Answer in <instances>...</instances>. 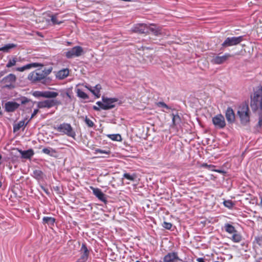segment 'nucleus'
I'll use <instances>...</instances> for the list:
<instances>
[{
  "label": "nucleus",
  "mask_w": 262,
  "mask_h": 262,
  "mask_svg": "<svg viewBox=\"0 0 262 262\" xmlns=\"http://www.w3.org/2000/svg\"><path fill=\"white\" fill-rule=\"evenodd\" d=\"M108 137L114 141H119L121 140V137L119 134L110 135Z\"/></svg>",
  "instance_id": "34"
},
{
  "label": "nucleus",
  "mask_w": 262,
  "mask_h": 262,
  "mask_svg": "<svg viewBox=\"0 0 262 262\" xmlns=\"http://www.w3.org/2000/svg\"><path fill=\"white\" fill-rule=\"evenodd\" d=\"M16 45L14 43H9L0 48V51L4 52H8L12 48L16 47Z\"/></svg>",
  "instance_id": "26"
},
{
  "label": "nucleus",
  "mask_w": 262,
  "mask_h": 262,
  "mask_svg": "<svg viewBox=\"0 0 262 262\" xmlns=\"http://www.w3.org/2000/svg\"><path fill=\"white\" fill-rule=\"evenodd\" d=\"M58 95V93L53 91H45V98H54Z\"/></svg>",
  "instance_id": "22"
},
{
  "label": "nucleus",
  "mask_w": 262,
  "mask_h": 262,
  "mask_svg": "<svg viewBox=\"0 0 262 262\" xmlns=\"http://www.w3.org/2000/svg\"><path fill=\"white\" fill-rule=\"evenodd\" d=\"M2 182H0V187L2 186Z\"/></svg>",
  "instance_id": "60"
},
{
  "label": "nucleus",
  "mask_w": 262,
  "mask_h": 262,
  "mask_svg": "<svg viewBox=\"0 0 262 262\" xmlns=\"http://www.w3.org/2000/svg\"><path fill=\"white\" fill-rule=\"evenodd\" d=\"M257 125L259 127H262V115L259 116Z\"/></svg>",
  "instance_id": "46"
},
{
  "label": "nucleus",
  "mask_w": 262,
  "mask_h": 262,
  "mask_svg": "<svg viewBox=\"0 0 262 262\" xmlns=\"http://www.w3.org/2000/svg\"><path fill=\"white\" fill-rule=\"evenodd\" d=\"M33 95L35 97L45 98V91H35L33 93Z\"/></svg>",
  "instance_id": "36"
},
{
  "label": "nucleus",
  "mask_w": 262,
  "mask_h": 262,
  "mask_svg": "<svg viewBox=\"0 0 262 262\" xmlns=\"http://www.w3.org/2000/svg\"><path fill=\"white\" fill-rule=\"evenodd\" d=\"M16 80V76L13 74H10L3 78L0 81V83L3 88L11 89L14 88Z\"/></svg>",
  "instance_id": "4"
},
{
  "label": "nucleus",
  "mask_w": 262,
  "mask_h": 262,
  "mask_svg": "<svg viewBox=\"0 0 262 262\" xmlns=\"http://www.w3.org/2000/svg\"><path fill=\"white\" fill-rule=\"evenodd\" d=\"M43 172L39 170L36 169L33 171V176L37 180H40L42 178Z\"/></svg>",
  "instance_id": "29"
},
{
  "label": "nucleus",
  "mask_w": 262,
  "mask_h": 262,
  "mask_svg": "<svg viewBox=\"0 0 262 262\" xmlns=\"http://www.w3.org/2000/svg\"><path fill=\"white\" fill-rule=\"evenodd\" d=\"M19 105L20 103H18L15 102L9 101L5 103V108L6 112H12L16 110Z\"/></svg>",
  "instance_id": "14"
},
{
  "label": "nucleus",
  "mask_w": 262,
  "mask_h": 262,
  "mask_svg": "<svg viewBox=\"0 0 262 262\" xmlns=\"http://www.w3.org/2000/svg\"><path fill=\"white\" fill-rule=\"evenodd\" d=\"M214 262H220V261H214Z\"/></svg>",
  "instance_id": "62"
},
{
  "label": "nucleus",
  "mask_w": 262,
  "mask_h": 262,
  "mask_svg": "<svg viewBox=\"0 0 262 262\" xmlns=\"http://www.w3.org/2000/svg\"><path fill=\"white\" fill-rule=\"evenodd\" d=\"M52 68L50 67L48 69H45L41 71V72L42 73V74L44 75L45 77L47 78V76L50 74V73L52 72Z\"/></svg>",
  "instance_id": "37"
},
{
  "label": "nucleus",
  "mask_w": 262,
  "mask_h": 262,
  "mask_svg": "<svg viewBox=\"0 0 262 262\" xmlns=\"http://www.w3.org/2000/svg\"><path fill=\"white\" fill-rule=\"evenodd\" d=\"M55 219L52 217L45 216L42 219V223L44 224H48L49 225H53L55 222Z\"/></svg>",
  "instance_id": "25"
},
{
  "label": "nucleus",
  "mask_w": 262,
  "mask_h": 262,
  "mask_svg": "<svg viewBox=\"0 0 262 262\" xmlns=\"http://www.w3.org/2000/svg\"><path fill=\"white\" fill-rule=\"evenodd\" d=\"M243 40L242 36L238 37H227L222 44L223 48H227L239 44Z\"/></svg>",
  "instance_id": "7"
},
{
  "label": "nucleus",
  "mask_w": 262,
  "mask_h": 262,
  "mask_svg": "<svg viewBox=\"0 0 262 262\" xmlns=\"http://www.w3.org/2000/svg\"><path fill=\"white\" fill-rule=\"evenodd\" d=\"M5 73V72H4V71L0 72V78L1 77H2L4 75Z\"/></svg>",
  "instance_id": "52"
},
{
  "label": "nucleus",
  "mask_w": 262,
  "mask_h": 262,
  "mask_svg": "<svg viewBox=\"0 0 262 262\" xmlns=\"http://www.w3.org/2000/svg\"><path fill=\"white\" fill-rule=\"evenodd\" d=\"M69 74V71L68 69H64L60 70L57 74L56 77L59 79H62L67 77Z\"/></svg>",
  "instance_id": "19"
},
{
  "label": "nucleus",
  "mask_w": 262,
  "mask_h": 262,
  "mask_svg": "<svg viewBox=\"0 0 262 262\" xmlns=\"http://www.w3.org/2000/svg\"><path fill=\"white\" fill-rule=\"evenodd\" d=\"M93 109L95 111H99L100 110V108L99 107H97L96 106H93Z\"/></svg>",
  "instance_id": "49"
},
{
  "label": "nucleus",
  "mask_w": 262,
  "mask_h": 262,
  "mask_svg": "<svg viewBox=\"0 0 262 262\" xmlns=\"http://www.w3.org/2000/svg\"><path fill=\"white\" fill-rule=\"evenodd\" d=\"M163 227L167 229H170L172 227V224L170 223L164 222L163 224Z\"/></svg>",
  "instance_id": "44"
},
{
  "label": "nucleus",
  "mask_w": 262,
  "mask_h": 262,
  "mask_svg": "<svg viewBox=\"0 0 262 262\" xmlns=\"http://www.w3.org/2000/svg\"><path fill=\"white\" fill-rule=\"evenodd\" d=\"M200 225L202 224L201 226L203 227L206 223V221H200Z\"/></svg>",
  "instance_id": "50"
},
{
  "label": "nucleus",
  "mask_w": 262,
  "mask_h": 262,
  "mask_svg": "<svg viewBox=\"0 0 262 262\" xmlns=\"http://www.w3.org/2000/svg\"><path fill=\"white\" fill-rule=\"evenodd\" d=\"M260 205L261 206H262V198H261V201L260 202Z\"/></svg>",
  "instance_id": "55"
},
{
  "label": "nucleus",
  "mask_w": 262,
  "mask_h": 262,
  "mask_svg": "<svg viewBox=\"0 0 262 262\" xmlns=\"http://www.w3.org/2000/svg\"><path fill=\"white\" fill-rule=\"evenodd\" d=\"M77 94L79 97L83 99H86L89 98L88 95L86 93L79 89L77 90Z\"/></svg>",
  "instance_id": "33"
},
{
  "label": "nucleus",
  "mask_w": 262,
  "mask_h": 262,
  "mask_svg": "<svg viewBox=\"0 0 262 262\" xmlns=\"http://www.w3.org/2000/svg\"><path fill=\"white\" fill-rule=\"evenodd\" d=\"M102 100L104 102V104L107 107H109V110L115 107V103L118 101V99L116 98H107L102 96Z\"/></svg>",
  "instance_id": "12"
},
{
  "label": "nucleus",
  "mask_w": 262,
  "mask_h": 262,
  "mask_svg": "<svg viewBox=\"0 0 262 262\" xmlns=\"http://www.w3.org/2000/svg\"><path fill=\"white\" fill-rule=\"evenodd\" d=\"M90 188L93 191V194L96 195V196H103V193L99 188H94L92 186H91Z\"/></svg>",
  "instance_id": "30"
},
{
  "label": "nucleus",
  "mask_w": 262,
  "mask_h": 262,
  "mask_svg": "<svg viewBox=\"0 0 262 262\" xmlns=\"http://www.w3.org/2000/svg\"><path fill=\"white\" fill-rule=\"evenodd\" d=\"M212 122L215 128L222 129L226 126V122L223 115L217 114L212 118Z\"/></svg>",
  "instance_id": "9"
},
{
  "label": "nucleus",
  "mask_w": 262,
  "mask_h": 262,
  "mask_svg": "<svg viewBox=\"0 0 262 262\" xmlns=\"http://www.w3.org/2000/svg\"><path fill=\"white\" fill-rule=\"evenodd\" d=\"M51 20L52 22L53 23V24L54 25L55 24H60L62 23V21H58L57 20L56 15H52L51 16Z\"/></svg>",
  "instance_id": "42"
},
{
  "label": "nucleus",
  "mask_w": 262,
  "mask_h": 262,
  "mask_svg": "<svg viewBox=\"0 0 262 262\" xmlns=\"http://www.w3.org/2000/svg\"><path fill=\"white\" fill-rule=\"evenodd\" d=\"M83 53V50L80 46H76L64 53L67 58L70 59L75 57H79Z\"/></svg>",
  "instance_id": "6"
},
{
  "label": "nucleus",
  "mask_w": 262,
  "mask_h": 262,
  "mask_svg": "<svg viewBox=\"0 0 262 262\" xmlns=\"http://www.w3.org/2000/svg\"><path fill=\"white\" fill-rule=\"evenodd\" d=\"M147 31L149 33V31L153 34L155 36L158 37H162L165 35L168 36L161 27L154 24L147 25Z\"/></svg>",
  "instance_id": "5"
},
{
  "label": "nucleus",
  "mask_w": 262,
  "mask_h": 262,
  "mask_svg": "<svg viewBox=\"0 0 262 262\" xmlns=\"http://www.w3.org/2000/svg\"><path fill=\"white\" fill-rule=\"evenodd\" d=\"M16 62V60L15 58H13L12 59H10L6 65L7 68H10L12 66H14Z\"/></svg>",
  "instance_id": "41"
},
{
  "label": "nucleus",
  "mask_w": 262,
  "mask_h": 262,
  "mask_svg": "<svg viewBox=\"0 0 262 262\" xmlns=\"http://www.w3.org/2000/svg\"><path fill=\"white\" fill-rule=\"evenodd\" d=\"M102 202H105L106 201V198H103V197H102V198H98Z\"/></svg>",
  "instance_id": "48"
},
{
  "label": "nucleus",
  "mask_w": 262,
  "mask_h": 262,
  "mask_svg": "<svg viewBox=\"0 0 262 262\" xmlns=\"http://www.w3.org/2000/svg\"><path fill=\"white\" fill-rule=\"evenodd\" d=\"M237 115L240 119V122L243 125H246L250 122L251 112L248 104H242L238 108Z\"/></svg>",
  "instance_id": "1"
},
{
  "label": "nucleus",
  "mask_w": 262,
  "mask_h": 262,
  "mask_svg": "<svg viewBox=\"0 0 262 262\" xmlns=\"http://www.w3.org/2000/svg\"><path fill=\"white\" fill-rule=\"evenodd\" d=\"M157 105L159 106V107H165L167 109H169V107H168V106L164 102H159L157 103Z\"/></svg>",
  "instance_id": "43"
},
{
  "label": "nucleus",
  "mask_w": 262,
  "mask_h": 262,
  "mask_svg": "<svg viewBox=\"0 0 262 262\" xmlns=\"http://www.w3.org/2000/svg\"><path fill=\"white\" fill-rule=\"evenodd\" d=\"M28 78L32 82H41L43 84H46L49 80L48 78L45 77L42 73L39 70H36L30 73Z\"/></svg>",
  "instance_id": "2"
},
{
  "label": "nucleus",
  "mask_w": 262,
  "mask_h": 262,
  "mask_svg": "<svg viewBox=\"0 0 262 262\" xmlns=\"http://www.w3.org/2000/svg\"><path fill=\"white\" fill-rule=\"evenodd\" d=\"M66 95L70 98H71V96L68 93H66Z\"/></svg>",
  "instance_id": "54"
},
{
  "label": "nucleus",
  "mask_w": 262,
  "mask_h": 262,
  "mask_svg": "<svg viewBox=\"0 0 262 262\" xmlns=\"http://www.w3.org/2000/svg\"><path fill=\"white\" fill-rule=\"evenodd\" d=\"M38 109H35L33 111V113H32V115H31V117L30 119V120H31V119H32L38 112Z\"/></svg>",
  "instance_id": "47"
},
{
  "label": "nucleus",
  "mask_w": 262,
  "mask_h": 262,
  "mask_svg": "<svg viewBox=\"0 0 262 262\" xmlns=\"http://www.w3.org/2000/svg\"><path fill=\"white\" fill-rule=\"evenodd\" d=\"M172 124L173 125H176L178 124H179L181 122V118L180 116L178 115H174L172 114Z\"/></svg>",
  "instance_id": "32"
},
{
  "label": "nucleus",
  "mask_w": 262,
  "mask_h": 262,
  "mask_svg": "<svg viewBox=\"0 0 262 262\" xmlns=\"http://www.w3.org/2000/svg\"><path fill=\"white\" fill-rule=\"evenodd\" d=\"M256 92H260V93L262 94V85L261 86L260 88L258 90V91H257Z\"/></svg>",
  "instance_id": "53"
},
{
  "label": "nucleus",
  "mask_w": 262,
  "mask_h": 262,
  "mask_svg": "<svg viewBox=\"0 0 262 262\" xmlns=\"http://www.w3.org/2000/svg\"><path fill=\"white\" fill-rule=\"evenodd\" d=\"M101 89V86L98 84L95 85L93 88H91L90 91L97 97L99 98L100 96V91Z\"/></svg>",
  "instance_id": "20"
},
{
  "label": "nucleus",
  "mask_w": 262,
  "mask_h": 262,
  "mask_svg": "<svg viewBox=\"0 0 262 262\" xmlns=\"http://www.w3.org/2000/svg\"><path fill=\"white\" fill-rule=\"evenodd\" d=\"M42 151L44 154L50 155L51 156H53V155L56 153L55 150L51 148H45L42 149Z\"/></svg>",
  "instance_id": "31"
},
{
  "label": "nucleus",
  "mask_w": 262,
  "mask_h": 262,
  "mask_svg": "<svg viewBox=\"0 0 262 262\" xmlns=\"http://www.w3.org/2000/svg\"><path fill=\"white\" fill-rule=\"evenodd\" d=\"M20 102V104L24 105L27 108H31L33 106L34 102L30 99L23 97L18 100Z\"/></svg>",
  "instance_id": "17"
},
{
  "label": "nucleus",
  "mask_w": 262,
  "mask_h": 262,
  "mask_svg": "<svg viewBox=\"0 0 262 262\" xmlns=\"http://www.w3.org/2000/svg\"><path fill=\"white\" fill-rule=\"evenodd\" d=\"M2 158V156L0 155V161L1 160ZM1 162H0V165H1Z\"/></svg>",
  "instance_id": "57"
},
{
  "label": "nucleus",
  "mask_w": 262,
  "mask_h": 262,
  "mask_svg": "<svg viewBox=\"0 0 262 262\" xmlns=\"http://www.w3.org/2000/svg\"><path fill=\"white\" fill-rule=\"evenodd\" d=\"M123 178H124L129 181H134L135 180V179H136V176L135 174L130 175L129 173H125L123 174Z\"/></svg>",
  "instance_id": "35"
},
{
  "label": "nucleus",
  "mask_w": 262,
  "mask_h": 262,
  "mask_svg": "<svg viewBox=\"0 0 262 262\" xmlns=\"http://www.w3.org/2000/svg\"><path fill=\"white\" fill-rule=\"evenodd\" d=\"M96 104L99 106V107L102 110H109V107L106 106L104 104V102H102L100 101H98L96 102Z\"/></svg>",
  "instance_id": "39"
},
{
  "label": "nucleus",
  "mask_w": 262,
  "mask_h": 262,
  "mask_svg": "<svg viewBox=\"0 0 262 262\" xmlns=\"http://www.w3.org/2000/svg\"><path fill=\"white\" fill-rule=\"evenodd\" d=\"M226 118L229 123H232L235 120V114L231 107H228L226 111Z\"/></svg>",
  "instance_id": "16"
},
{
  "label": "nucleus",
  "mask_w": 262,
  "mask_h": 262,
  "mask_svg": "<svg viewBox=\"0 0 262 262\" xmlns=\"http://www.w3.org/2000/svg\"><path fill=\"white\" fill-rule=\"evenodd\" d=\"M67 43H68V45H71V42H69V41H68V42H67Z\"/></svg>",
  "instance_id": "58"
},
{
  "label": "nucleus",
  "mask_w": 262,
  "mask_h": 262,
  "mask_svg": "<svg viewBox=\"0 0 262 262\" xmlns=\"http://www.w3.org/2000/svg\"><path fill=\"white\" fill-rule=\"evenodd\" d=\"M147 25L145 24H139L136 25L132 29V31L134 32L139 33H147Z\"/></svg>",
  "instance_id": "13"
},
{
  "label": "nucleus",
  "mask_w": 262,
  "mask_h": 262,
  "mask_svg": "<svg viewBox=\"0 0 262 262\" xmlns=\"http://www.w3.org/2000/svg\"><path fill=\"white\" fill-rule=\"evenodd\" d=\"M28 122L25 123L24 121H19L18 123L15 124L13 125V132H16L20 129L23 126H26Z\"/></svg>",
  "instance_id": "24"
},
{
  "label": "nucleus",
  "mask_w": 262,
  "mask_h": 262,
  "mask_svg": "<svg viewBox=\"0 0 262 262\" xmlns=\"http://www.w3.org/2000/svg\"><path fill=\"white\" fill-rule=\"evenodd\" d=\"M224 228L225 231L230 234H233L237 231L234 227L229 224H226Z\"/></svg>",
  "instance_id": "23"
},
{
  "label": "nucleus",
  "mask_w": 262,
  "mask_h": 262,
  "mask_svg": "<svg viewBox=\"0 0 262 262\" xmlns=\"http://www.w3.org/2000/svg\"><path fill=\"white\" fill-rule=\"evenodd\" d=\"M84 121L86 125L90 127H92L94 125L93 122L87 117H85Z\"/></svg>",
  "instance_id": "40"
},
{
  "label": "nucleus",
  "mask_w": 262,
  "mask_h": 262,
  "mask_svg": "<svg viewBox=\"0 0 262 262\" xmlns=\"http://www.w3.org/2000/svg\"><path fill=\"white\" fill-rule=\"evenodd\" d=\"M179 260L177 253L175 252L169 253L164 257V262H176Z\"/></svg>",
  "instance_id": "15"
},
{
  "label": "nucleus",
  "mask_w": 262,
  "mask_h": 262,
  "mask_svg": "<svg viewBox=\"0 0 262 262\" xmlns=\"http://www.w3.org/2000/svg\"><path fill=\"white\" fill-rule=\"evenodd\" d=\"M39 66H42V65L40 63H32L27 64L24 66L23 67H21L17 68L16 69V70L17 71H19V72H23L26 70L30 69L32 68H36Z\"/></svg>",
  "instance_id": "18"
},
{
  "label": "nucleus",
  "mask_w": 262,
  "mask_h": 262,
  "mask_svg": "<svg viewBox=\"0 0 262 262\" xmlns=\"http://www.w3.org/2000/svg\"><path fill=\"white\" fill-rule=\"evenodd\" d=\"M58 132L65 134L69 137L75 138L76 134L71 125L69 123H63L55 128Z\"/></svg>",
  "instance_id": "3"
},
{
  "label": "nucleus",
  "mask_w": 262,
  "mask_h": 262,
  "mask_svg": "<svg viewBox=\"0 0 262 262\" xmlns=\"http://www.w3.org/2000/svg\"><path fill=\"white\" fill-rule=\"evenodd\" d=\"M95 153L96 154H97V153H100V154H108L110 153V152L108 151H106L105 150H102V149H96L95 150Z\"/></svg>",
  "instance_id": "45"
},
{
  "label": "nucleus",
  "mask_w": 262,
  "mask_h": 262,
  "mask_svg": "<svg viewBox=\"0 0 262 262\" xmlns=\"http://www.w3.org/2000/svg\"><path fill=\"white\" fill-rule=\"evenodd\" d=\"M123 1H125V2H129L130 1V0H123Z\"/></svg>",
  "instance_id": "59"
},
{
  "label": "nucleus",
  "mask_w": 262,
  "mask_h": 262,
  "mask_svg": "<svg viewBox=\"0 0 262 262\" xmlns=\"http://www.w3.org/2000/svg\"><path fill=\"white\" fill-rule=\"evenodd\" d=\"M81 256L78 259L80 262H86L88 259L89 251L86 245L83 244L80 249Z\"/></svg>",
  "instance_id": "11"
},
{
  "label": "nucleus",
  "mask_w": 262,
  "mask_h": 262,
  "mask_svg": "<svg viewBox=\"0 0 262 262\" xmlns=\"http://www.w3.org/2000/svg\"><path fill=\"white\" fill-rule=\"evenodd\" d=\"M224 205L228 208H231L233 206V203L230 200L224 201Z\"/></svg>",
  "instance_id": "38"
},
{
  "label": "nucleus",
  "mask_w": 262,
  "mask_h": 262,
  "mask_svg": "<svg viewBox=\"0 0 262 262\" xmlns=\"http://www.w3.org/2000/svg\"><path fill=\"white\" fill-rule=\"evenodd\" d=\"M201 167H204L205 168L208 169L211 171H216L219 173H222L223 171L221 170H216L214 169L215 166L213 165H208L207 164L204 163L202 164L200 166Z\"/></svg>",
  "instance_id": "27"
},
{
  "label": "nucleus",
  "mask_w": 262,
  "mask_h": 262,
  "mask_svg": "<svg viewBox=\"0 0 262 262\" xmlns=\"http://www.w3.org/2000/svg\"><path fill=\"white\" fill-rule=\"evenodd\" d=\"M60 101L55 99H47L37 103V107L39 108H50L55 105L60 104Z\"/></svg>",
  "instance_id": "8"
},
{
  "label": "nucleus",
  "mask_w": 262,
  "mask_h": 262,
  "mask_svg": "<svg viewBox=\"0 0 262 262\" xmlns=\"http://www.w3.org/2000/svg\"><path fill=\"white\" fill-rule=\"evenodd\" d=\"M198 262H205L203 258H198Z\"/></svg>",
  "instance_id": "51"
},
{
  "label": "nucleus",
  "mask_w": 262,
  "mask_h": 262,
  "mask_svg": "<svg viewBox=\"0 0 262 262\" xmlns=\"http://www.w3.org/2000/svg\"><path fill=\"white\" fill-rule=\"evenodd\" d=\"M23 158L25 159H29L31 158L34 154L33 151L32 149H29L27 150H19Z\"/></svg>",
  "instance_id": "21"
},
{
  "label": "nucleus",
  "mask_w": 262,
  "mask_h": 262,
  "mask_svg": "<svg viewBox=\"0 0 262 262\" xmlns=\"http://www.w3.org/2000/svg\"><path fill=\"white\" fill-rule=\"evenodd\" d=\"M233 57V55L229 53H225L222 56H215L213 57L211 62L213 64H221L225 62L229 58Z\"/></svg>",
  "instance_id": "10"
},
{
  "label": "nucleus",
  "mask_w": 262,
  "mask_h": 262,
  "mask_svg": "<svg viewBox=\"0 0 262 262\" xmlns=\"http://www.w3.org/2000/svg\"><path fill=\"white\" fill-rule=\"evenodd\" d=\"M86 88L89 89L90 90V89H91V88H93L92 87L90 86V87H89V86H86Z\"/></svg>",
  "instance_id": "56"
},
{
  "label": "nucleus",
  "mask_w": 262,
  "mask_h": 262,
  "mask_svg": "<svg viewBox=\"0 0 262 262\" xmlns=\"http://www.w3.org/2000/svg\"><path fill=\"white\" fill-rule=\"evenodd\" d=\"M230 239L234 243H239L242 241L241 235L236 231L233 234Z\"/></svg>",
  "instance_id": "28"
},
{
  "label": "nucleus",
  "mask_w": 262,
  "mask_h": 262,
  "mask_svg": "<svg viewBox=\"0 0 262 262\" xmlns=\"http://www.w3.org/2000/svg\"><path fill=\"white\" fill-rule=\"evenodd\" d=\"M136 262H140V261H139L137 260V261H136Z\"/></svg>",
  "instance_id": "61"
}]
</instances>
